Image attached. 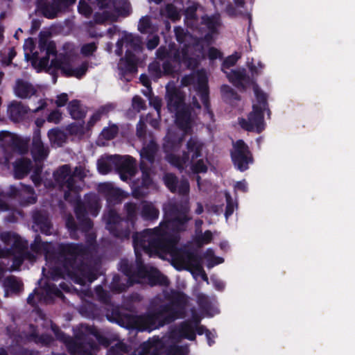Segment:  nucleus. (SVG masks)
<instances>
[{
    "label": "nucleus",
    "instance_id": "f257e3e1",
    "mask_svg": "<svg viewBox=\"0 0 355 355\" xmlns=\"http://www.w3.org/2000/svg\"><path fill=\"white\" fill-rule=\"evenodd\" d=\"M164 219L153 230L134 232L132 243L135 252V266L144 264L139 250L152 255H173L178 251L180 234L187 230L191 220L187 204L169 203L164 206Z\"/></svg>",
    "mask_w": 355,
    "mask_h": 355
},
{
    "label": "nucleus",
    "instance_id": "f03ea898",
    "mask_svg": "<svg viewBox=\"0 0 355 355\" xmlns=\"http://www.w3.org/2000/svg\"><path fill=\"white\" fill-rule=\"evenodd\" d=\"M166 303L163 300L155 297L150 302L147 313L139 318L142 330L151 331L159 329L185 317L188 304V297L182 291L171 289L163 293Z\"/></svg>",
    "mask_w": 355,
    "mask_h": 355
},
{
    "label": "nucleus",
    "instance_id": "7ed1b4c3",
    "mask_svg": "<svg viewBox=\"0 0 355 355\" xmlns=\"http://www.w3.org/2000/svg\"><path fill=\"white\" fill-rule=\"evenodd\" d=\"M58 254L64 258L67 276L76 284L84 285L87 269L84 257L89 254L88 248L82 243H62L58 246Z\"/></svg>",
    "mask_w": 355,
    "mask_h": 355
},
{
    "label": "nucleus",
    "instance_id": "20e7f679",
    "mask_svg": "<svg viewBox=\"0 0 355 355\" xmlns=\"http://www.w3.org/2000/svg\"><path fill=\"white\" fill-rule=\"evenodd\" d=\"M126 212L125 218H121L118 212L114 209H110L104 215L105 227L115 238L123 240L128 239L132 231L135 228L137 219V205L135 202H126L124 205Z\"/></svg>",
    "mask_w": 355,
    "mask_h": 355
},
{
    "label": "nucleus",
    "instance_id": "39448f33",
    "mask_svg": "<svg viewBox=\"0 0 355 355\" xmlns=\"http://www.w3.org/2000/svg\"><path fill=\"white\" fill-rule=\"evenodd\" d=\"M73 200L71 203H74V213L80 223L83 231H87L89 228H93L92 220L88 217L91 215L93 217L98 216L101 209V204L98 196L94 193H87L82 200L78 195H73Z\"/></svg>",
    "mask_w": 355,
    "mask_h": 355
},
{
    "label": "nucleus",
    "instance_id": "423d86ee",
    "mask_svg": "<svg viewBox=\"0 0 355 355\" xmlns=\"http://www.w3.org/2000/svg\"><path fill=\"white\" fill-rule=\"evenodd\" d=\"M56 338L64 343L71 355H93L92 351L98 348L96 341L85 333L79 331L71 337L61 331L58 327H52Z\"/></svg>",
    "mask_w": 355,
    "mask_h": 355
},
{
    "label": "nucleus",
    "instance_id": "0eeeda50",
    "mask_svg": "<svg viewBox=\"0 0 355 355\" xmlns=\"http://www.w3.org/2000/svg\"><path fill=\"white\" fill-rule=\"evenodd\" d=\"M55 182L62 189H67L64 193V199L71 202L73 194L79 192V187L76 184V180L71 176V168L69 164L59 166L53 173Z\"/></svg>",
    "mask_w": 355,
    "mask_h": 355
},
{
    "label": "nucleus",
    "instance_id": "6e6552de",
    "mask_svg": "<svg viewBox=\"0 0 355 355\" xmlns=\"http://www.w3.org/2000/svg\"><path fill=\"white\" fill-rule=\"evenodd\" d=\"M230 156L234 167L241 172L247 171L249 165L254 162L252 153L242 139H239L233 144Z\"/></svg>",
    "mask_w": 355,
    "mask_h": 355
},
{
    "label": "nucleus",
    "instance_id": "1a4fd4ad",
    "mask_svg": "<svg viewBox=\"0 0 355 355\" xmlns=\"http://www.w3.org/2000/svg\"><path fill=\"white\" fill-rule=\"evenodd\" d=\"M264 110L261 106L252 105V111L248 116V119L241 118L239 119L241 127L248 132L255 131L261 133L264 130Z\"/></svg>",
    "mask_w": 355,
    "mask_h": 355
},
{
    "label": "nucleus",
    "instance_id": "9d476101",
    "mask_svg": "<svg viewBox=\"0 0 355 355\" xmlns=\"http://www.w3.org/2000/svg\"><path fill=\"white\" fill-rule=\"evenodd\" d=\"M139 169L141 172V181L135 182L132 187V196L140 198L146 196L148 189L153 184V179L150 176V166L146 162H140Z\"/></svg>",
    "mask_w": 355,
    "mask_h": 355
},
{
    "label": "nucleus",
    "instance_id": "9b49d317",
    "mask_svg": "<svg viewBox=\"0 0 355 355\" xmlns=\"http://www.w3.org/2000/svg\"><path fill=\"white\" fill-rule=\"evenodd\" d=\"M66 227L69 232L71 238L73 239H78L79 232L85 234L86 245H84L88 248L89 252L90 251V248L96 247V234L92 231V228L83 231L80 223H77L71 215L68 216L66 219Z\"/></svg>",
    "mask_w": 355,
    "mask_h": 355
},
{
    "label": "nucleus",
    "instance_id": "f8f14e48",
    "mask_svg": "<svg viewBox=\"0 0 355 355\" xmlns=\"http://www.w3.org/2000/svg\"><path fill=\"white\" fill-rule=\"evenodd\" d=\"M110 160L116 168V171L127 173L134 176L137 173V161L130 155H114L109 156Z\"/></svg>",
    "mask_w": 355,
    "mask_h": 355
},
{
    "label": "nucleus",
    "instance_id": "ddd939ff",
    "mask_svg": "<svg viewBox=\"0 0 355 355\" xmlns=\"http://www.w3.org/2000/svg\"><path fill=\"white\" fill-rule=\"evenodd\" d=\"M184 99V94L178 88L175 87H166V100L167 107L171 112L185 106Z\"/></svg>",
    "mask_w": 355,
    "mask_h": 355
},
{
    "label": "nucleus",
    "instance_id": "4468645a",
    "mask_svg": "<svg viewBox=\"0 0 355 355\" xmlns=\"http://www.w3.org/2000/svg\"><path fill=\"white\" fill-rule=\"evenodd\" d=\"M138 58L130 50H127L124 57L121 58L118 64V69L123 76L136 73L138 71Z\"/></svg>",
    "mask_w": 355,
    "mask_h": 355
},
{
    "label": "nucleus",
    "instance_id": "2eb2a0df",
    "mask_svg": "<svg viewBox=\"0 0 355 355\" xmlns=\"http://www.w3.org/2000/svg\"><path fill=\"white\" fill-rule=\"evenodd\" d=\"M98 192L103 194L108 203H121L124 197L123 191L114 187L112 183H101L98 188Z\"/></svg>",
    "mask_w": 355,
    "mask_h": 355
},
{
    "label": "nucleus",
    "instance_id": "dca6fc26",
    "mask_svg": "<svg viewBox=\"0 0 355 355\" xmlns=\"http://www.w3.org/2000/svg\"><path fill=\"white\" fill-rule=\"evenodd\" d=\"M162 349L161 339L159 337H153L141 343L139 349L132 355H160Z\"/></svg>",
    "mask_w": 355,
    "mask_h": 355
},
{
    "label": "nucleus",
    "instance_id": "f3484780",
    "mask_svg": "<svg viewBox=\"0 0 355 355\" xmlns=\"http://www.w3.org/2000/svg\"><path fill=\"white\" fill-rule=\"evenodd\" d=\"M227 74L229 81L239 89H245V85L250 83V78L247 75L244 68L232 69L230 72L224 71Z\"/></svg>",
    "mask_w": 355,
    "mask_h": 355
},
{
    "label": "nucleus",
    "instance_id": "a211bd4d",
    "mask_svg": "<svg viewBox=\"0 0 355 355\" xmlns=\"http://www.w3.org/2000/svg\"><path fill=\"white\" fill-rule=\"evenodd\" d=\"M195 325L193 320H187L181 323L173 331V334L178 336L193 341L196 340Z\"/></svg>",
    "mask_w": 355,
    "mask_h": 355
},
{
    "label": "nucleus",
    "instance_id": "6ab92c4d",
    "mask_svg": "<svg viewBox=\"0 0 355 355\" xmlns=\"http://www.w3.org/2000/svg\"><path fill=\"white\" fill-rule=\"evenodd\" d=\"M33 167L30 159L21 157L15 160L13 163V175L15 179L21 180L26 177Z\"/></svg>",
    "mask_w": 355,
    "mask_h": 355
},
{
    "label": "nucleus",
    "instance_id": "aec40b11",
    "mask_svg": "<svg viewBox=\"0 0 355 355\" xmlns=\"http://www.w3.org/2000/svg\"><path fill=\"white\" fill-rule=\"evenodd\" d=\"M159 150V146L154 139L150 140V141L143 146L140 150V162L146 161L148 163L149 166L154 164L155 160V156Z\"/></svg>",
    "mask_w": 355,
    "mask_h": 355
},
{
    "label": "nucleus",
    "instance_id": "412c9836",
    "mask_svg": "<svg viewBox=\"0 0 355 355\" xmlns=\"http://www.w3.org/2000/svg\"><path fill=\"white\" fill-rule=\"evenodd\" d=\"M174 112L176 116L175 122L180 129L187 130L191 128V111L189 106H183Z\"/></svg>",
    "mask_w": 355,
    "mask_h": 355
},
{
    "label": "nucleus",
    "instance_id": "4be33fe9",
    "mask_svg": "<svg viewBox=\"0 0 355 355\" xmlns=\"http://www.w3.org/2000/svg\"><path fill=\"white\" fill-rule=\"evenodd\" d=\"M157 57L160 60L170 59L175 64L180 61V49L174 42L168 44V49L165 46H160L156 52Z\"/></svg>",
    "mask_w": 355,
    "mask_h": 355
},
{
    "label": "nucleus",
    "instance_id": "5701e85b",
    "mask_svg": "<svg viewBox=\"0 0 355 355\" xmlns=\"http://www.w3.org/2000/svg\"><path fill=\"white\" fill-rule=\"evenodd\" d=\"M14 92L20 98H29L36 93V89L30 83L22 79H17L14 87Z\"/></svg>",
    "mask_w": 355,
    "mask_h": 355
},
{
    "label": "nucleus",
    "instance_id": "b1692460",
    "mask_svg": "<svg viewBox=\"0 0 355 355\" xmlns=\"http://www.w3.org/2000/svg\"><path fill=\"white\" fill-rule=\"evenodd\" d=\"M55 5L54 0H51V1L38 0L37 2L39 11L44 17L49 19L57 17L58 14L61 12L58 7Z\"/></svg>",
    "mask_w": 355,
    "mask_h": 355
},
{
    "label": "nucleus",
    "instance_id": "393cba45",
    "mask_svg": "<svg viewBox=\"0 0 355 355\" xmlns=\"http://www.w3.org/2000/svg\"><path fill=\"white\" fill-rule=\"evenodd\" d=\"M29 108L21 102L13 101L8 107V112L10 119L13 121H19L24 119Z\"/></svg>",
    "mask_w": 355,
    "mask_h": 355
},
{
    "label": "nucleus",
    "instance_id": "a878e982",
    "mask_svg": "<svg viewBox=\"0 0 355 355\" xmlns=\"http://www.w3.org/2000/svg\"><path fill=\"white\" fill-rule=\"evenodd\" d=\"M34 223L39 227L42 234L51 235L52 223L49 218L40 211L35 212L33 216Z\"/></svg>",
    "mask_w": 355,
    "mask_h": 355
},
{
    "label": "nucleus",
    "instance_id": "bb28decb",
    "mask_svg": "<svg viewBox=\"0 0 355 355\" xmlns=\"http://www.w3.org/2000/svg\"><path fill=\"white\" fill-rule=\"evenodd\" d=\"M198 92L204 105L205 112L209 115L211 119H213L214 114L211 109L209 87L206 81L199 83Z\"/></svg>",
    "mask_w": 355,
    "mask_h": 355
},
{
    "label": "nucleus",
    "instance_id": "cd10ccee",
    "mask_svg": "<svg viewBox=\"0 0 355 355\" xmlns=\"http://www.w3.org/2000/svg\"><path fill=\"white\" fill-rule=\"evenodd\" d=\"M31 153L35 162H41L48 157L49 150L44 146L42 141H32Z\"/></svg>",
    "mask_w": 355,
    "mask_h": 355
},
{
    "label": "nucleus",
    "instance_id": "c85d7f7f",
    "mask_svg": "<svg viewBox=\"0 0 355 355\" xmlns=\"http://www.w3.org/2000/svg\"><path fill=\"white\" fill-rule=\"evenodd\" d=\"M175 64L178 65L183 64L188 69H195L198 67L199 62L196 58L189 55L188 46L184 45L180 50V61L175 62Z\"/></svg>",
    "mask_w": 355,
    "mask_h": 355
},
{
    "label": "nucleus",
    "instance_id": "c756f323",
    "mask_svg": "<svg viewBox=\"0 0 355 355\" xmlns=\"http://www.w3.org/2000/svg\"><path fill=\"white\" fill-rule=\"evenodd\" d=\"M69 113L74 120L84 121L87 110L82 107L80 101L77 99L72 100L68 104Z\"/></svg>",
    "mask_w": 355,
    "mask_h": 355
},
{
    "label": "nucleus",
    "instance_id": "7c9ffc66",
    "mask_svg": "<svg viewBox=\"0 0 355 355\" xmlns=\"http://www.w3.org/2000/svg\"><path fill=\"white\" fill-rule=\"evenodd\" d=\"M159 209L150 202H144L141 210V216L144 220L153 221L159 218Z\"/></svg>",
    "mask_w": 355,
    "mask_h": 355
},
{
    "label": "nucleus",
    "instance_id": "2f4dec72",
    "mask_svg": "<svg viewBox=\"0 0 355 355\" xmlns=\"http://www.w3.org/2000/svg\"><path fill=\"white\" fill-rule=\"evenodd\" d=\"M204 144L196 137H191L187 142L188 154L191 153V160L202 157V150Z\"/></svg>",
    "mask_w": 355,
    "mask_h": 355
},
{
    "label": "nucleus",
    "instance_id": "473e14b6",
    "mask_svg": "<svg viewBox=\"0 0 355 355\" xmlns=\"http://www.w3.org/2000/svg\"><path fill=\"white\" fill-rule=\"evenodd\" d=\"M89 63L87 61L82 62V64L76 68H73L71 63L69 62L67 69H64V77H75L78 79H81L85 76L88 71Z\"/></svg>",
    "mask_w": 355,
    "mask_h": 355
},
{
    "label": "nucleus",
    "instance_id": "72a5a7b5",
    "mask_svg": "<svg viewBox=\"0 0 355 355\" xmlns=\"http://www.w3.org/2000/svg\"><path fill=\"white\" fill-rule=\"evenodd\" d=\"M165 158L171 166H175L180 170H182L184 164H186L189 160V155L187 152H183L181 157L173 153H169L166 154Z\"/></svg>",
    "mask_w": 355,
    "mask_h": 355
},
{
    "label": "nucleus",
    "instance_id": "f704fd0d",
    "mask_svg": "<svg viewBox=\"0 0 355 355\" xmlns=\"http://www.w3.org/2000/svg\"><path fill=\"white\" fill-rule=\"evenodd\" d=\"M3 286L7 291L19 294L23 290V283L14 275L7 277L3 282Z\"/></svg>",
    "mask_w": 355,
    "mask_h": 355
},
{
    "label": "nucleus",
    "instance_id": "c9c22d12",
    "mask_svg": "<svg viewBox=\"0 0 355 355\" xmlns=\"http://www.w3.org/2000/svg\"><path fill=\"white\" fill-rule=\"evenodd\" d=\"M119 266V270L128 277L126 282L130 283V285H132L133 283L135 264L130 263L126 259H122L120 261Z\"/></svg>",
    "mask_w": 355,
    "mask_h": 355
},
{
    "label": "nucleus",
    "instance_id": "e433bc0d",
    "mask_svg": "<svg viewBox=\"0 0 355 355\" xmlns=\"http://www.w3.org/2000/svg\"><path fill=\"white\" fill-rule=\"evenodd\" d=\"M94 23L96 24H103L108 20L112 21H116V16L109 11H103V12H96L93 17ZM89 24H93V21H89Z\"/></svg>",
    "mask_w": 355,
    "mask_h": 355
},
{
    "label": "nucleus",
    "instance_id": "4c0bfd02",
    "mask_svg": "<svg viewBox=\"0 0 355 355\" xmlns=\"http://www.w3.org/2000/svg\"><path fill=\"white\" fill-rule=\"evenodd\" d=\"M148 278L150 284L153 286H168L169 284L168 278L157 270H156L154 272H150Z\"/></svg>",
    "mask_w": 355,
    "mask_h": 355
},
{
    "label": "nucleus",
    "instance_id": "58836bf2",
    "mask_svg": "<svg viewBox=\"0 0 355 355\" xmlns=\"http://www.w3.org/2000/svg\"><path fill=\"white\" fill-rule=\"evenodd\" d=\"M10 144L14 150L17 151L20 154H25L28 151L27 143L17 136H12Z\"/></svg>",
    "mask_w": 355,
    "mask_h": 355
},
{
    "label": "nucleus",
    "instance_id": "ea45409f",
    "mask_svg": "<svg viewBox=\"0 0 355 355\" xmlns=\"http://www.w3.org/2000/svg\"><path fill=\"white\" fill-rule=\"evenodd\" d=\"M220 92L225 101H228L230 103L241 100V96L238 93L227 85H223L220 87Z\"/></svg>",
    "mask_w": 355,
    "mask_h": 355
},
{
    "label": "nucleus",
    "instance_id": "a19ab883",
    "mask_svg": "<svg viewBox=\"0 0 355 355\" xmlns=\"http://www.w3.org/2000/svg\"><path fill=\"white\" fill-rule=\"evenodd\" d=\"M85 121L71 123L67 127V130L71 135L83 136L85 134Z\"/></svg>",
    "mask_w": 355,
    "mask_h": 355
},
{
    "label": "nucleus",
    "instance_id": "79ce46f5",
    "mask_svg": "<svg viewBox=\"0 0 355 355\" xmlns=\"http://www.w3.org/2000/svg\"><path fill=\"white\" fill-rule=\"evenodd\" d=\"M123 41L134 51L141 49V40L139 36H135L131 33L126 34L123 38Z\"/></svg>",
    "mask_w": 355,
    "mask_h": 355
},
{
    "label": "nucleus",
    "instance_id": "37998d69",
    "mask_svg": "<svg viewBox=\"0 0 355 355\" xmlns=\"http://www.w3.org/2000/svg\"><path fill=\"white\" fill-rule=\"evenodd\" d=\"M130 350L129 345L123 342H119L110 348L108 355H128Z\"/></svg>",
    "mask_w": 355,
    "mask_h": 355
},
{
    "label": "nucleus",
    "instance_id": "c03bdc74",
    "mask_svg": "<svg viewBox=\"0 0 355 355\" xmlns=\"http://www.w3.org/2000/svg\"><path fill=\"white\" fill-rule=\"evenodd\" d=\"M187 263L196 270H202L201 266V257L196 252H188L186 254Z\"/></svg>",
    "mask_w": 355,
    "mask_h": 355
},
{
    "label": "nucleus",
    "instance_id": "a18cd8bd",
    "mask_svg": "<svg viewBox=\"0 0 355 355\" xmlns=\"http://www.w3.org/2000/svg\"><path fill=\"white\" fill-rule=\"evenodd\" d=\"M175 36L177 42L180 44L188 46L189 49V44L187 42V39L191 37L188 31H185L181 26H175L174 28Z\"/></svg>",
    "mask_w": 355,
    "mask_h": 355
},
{
    "label": "nucleus",
    "instance_id": "49530a36",
    "mask_svg": "<svg viewBox=\"0 0 355 355\" xmlns=\"http://www.w3.org/2000/svg\"><path fill=\"white\" fill-rule=\"evenodd\" d=\"M254 92L258 103L257 105L261 106L263 110L268 109V104L266 94L264 93L257 85L254 86Z\"/></svg>",
    "mask_w": 355,
    "mask_h": 355
},
{
    "label": "nucleus",
    "instance_id": "de8ad7c7",
    "mask_svg": "<svg viewBox=\"0 0 355 355\" xmlns=\"http://www.w3.org/2000/svg\"><path fill=\"white\" fill-rule=\"evenodd\" d=\"M59 259L62 262V267H54L51 269L50 275L53 280H56L59 278L64 277L67 275V270L64 266V258L58 254Z\"/></svg>",
    "mask_w": 355,
    "mask_h": 355
},
{
    "label": "nucleus",
    "instance_id": "09e8293b",
    "mask_svg": "<svg viewBox=\"0 0 355 355\" xmlns=\"http://www.w3.org/2000/svg\"><path fill=\"white\" fill-rule=\"evenodd\" d=\"M164 181L166 187L171 193H176L178 189V179L173 173H167L164 177Z\"/></svg>",
    "mask_w": 355,
    "mask_h": 355
},
{
    "label": "nucleus",
    "instance_id": "8fccbe9b",
    "mask_svg": "<svg viewBox=\"0 0 355 355\" xmlns=\"http://www.w3.org/2000/svg\"><path fill=\"white\" fill-rule=\"evenodd\" d=\"M130 286V283L127 282L125 283H121V277L119 275H115L113 278L112 281L110 284V288L112 291L116 292V293H122L126 290V288Z\"/></svg>",
    "mask_w": 355,
    "mask_h": 355
},
{
    "label": "nucleus",
    "instance_id": "3c124183",
    "mask_svg": "<svg viewBox=\"0 0 355 355\" xmlns=\"http://www.w3.org/2000/svg\"><path fill=\"white\" fill-rule=\"evenodd\" d=\"M69 61L66 58H53L51 61V67L55 70H60L63 76L65 75L64 69H67Z\"/></svg>",
    "mask_w": 355,
    "mask_h": 355
},
{
    "label": "nucleus",
    "instance_id": "603ef678",
    "mask_svg": "<svg viewBox=\"0 0 355 355\" xmlns=\"http://www.w3.org/2000/svg\"><path fill=\"white\" fill-rule=\"evenodd\" d=\"M119 132V128L116 124L105 127L101 131V135L106 140H111L115 138Z\"/></svg>",
    "mask_w": 355,
    "mask_h": 355
},
{
    "label": "nucleus",
    "instance_id": "864d4df0",
    "mask_svg": "<svg viewBox=\"0 0 355 355\" xmlns=\"http://www.w3.org/2000/svg\"><path fill=\"white\" fill-rule=\"evenodd\" d=\"M106 113V110L104 107H101L98 110H96L90 117L88 121L86 129L89 130L98 121H99L102 116Z\"/></svg>",
    "mask_w": 355,
    "mask_h": 355
},
{
    "label": "nucleus",
    "instance_id": "5fc2aeb1",
    "mask_svg": "<svg viewBox=\"0 0 355 355\" xmlns=\"http://www.w3.org/2000/svg\"><path fill=\"white\" fill-rule=\"evenodd\" d=\"M213 234L210 230H206L203 234L196 236L194 241L197 246L201 247L211 242Z\"/></svg>",
    "mask_w": 355,
    "mask_h": 355
},
{
    "label": "nucleus",
    "instance_id": "6e6d98bb",
    "mask_svg": "<svg viewBox=\"0 0 355 355\" xmlns=\"http://www.w3.org/2000/svg\"><path fill=\"white\" fill-rule=\"evenodd\" d=\"M112 162L109 159V156L106 159H98L97 162L98 171L101 174L106 175L112 171Z\"/></svg>",
    "mask_w": 355,
    "mask_h": 355
},
{
    "label": "nucleus",
    "instance_id": "4d7b16f0",
    "mask_svg": "<svg viewBox=\"0 0 355 355\" xmlns=\"http://www.w3.org/2000/svg\"><path fill=\"white\" fill-rule=\"evenodd\" d=\"M28 247V242L26 241L23 240L19 234H17L16 238L14 239L11 250L12 252L20 253L24 249Z\"/></svg>",
    "mask_w": 355,
    "mask_h": 355
},
{
    "label": "nucleus",
    "instance_id": "13d9d810",
    "mask_svg": "<svg viewBox=\"0 0 355 355\" xmlns=\"http://www.w3.org/2000/svg\"><path fill=\"white\" fill-rule=\"evenodd\" d=\"M240 58L241 55L237 52H234L233 54L225 58L222 63V70L224 71L225 69H228L230 67L234 66Z\"/></svg>",
    "mask_w": 355,
    "mask_h": 355
},
{
    "label": "nucleus",
    "instance_id": "bf43d9fd",
    "mask_svg": "<svg viewBox=\"0 0 355 355\" xmlns=\"http://www.w3.org/2000/svg\"><path fill=\"white\" fill-rule=\"evenodd\" d=\"M148 71L154 80H158L163 76L160 64L157 62H153L148 65Z\"/></svg>",
    "mask_w": 355,
    "mask_h": 355
},
{
    "label": "nucleus",
    "instance_id": "052dcab7",
    "mask_svg": "<svg viewBox=\"0 0 355 355\" xmlns=\"http://www.w3.org/2000/svg\"><path fill=\"white\" fill-rule=\"evenodd\" d=\"M225 196L226 199L225 216L227 219L230 216H231L233 214L234 211V207H237V204L233 202L232 198L228 192H226Z\"/></svg>",
    "mask_w": 355,
    "mask_h": 355
},
{
    "label": "nucleus",
    "instance_id": "680f3d73",
    "mask_svg": "<svg viewBox=\"0 0 355 355\" xmlns=\"http://www.w3.org/2000/svg\"><path fill=\"white\" fill-rule=\"evenodd\" d=\"M202 23L208 28L211 33H215L218 24V18L214 16L202 17Z\"/></svg>",
    "mask_w": 355,
    "mask_h": 355
},
{
    "label": "nucleus",
    "instance_id": "e2e57ef3",
    "mask_svg": "<svg viewBox=\"0 0 355 355\" xmlns=\"http://www.w3.org/2000/svg\"><path fill=\"white\" fill-rule=\"evenodd\" d=\"M10 352L13 355H40L38 351L28 349L20 345H18L17 347H13Z\"/></svg>",
    "mask_w": 355,
    "mask_h": 355
},
{
    "label": "nucleus",
    "instance_id": "0e129e2a",
    "mask_svg": "<svg viewBox=\"0 0 355 355\" xmlns=\"http://www.w3.org/2000/svg\"><path fill=\"white\" fill-rule=\"evenodd\" d=\"M191 170L194 173H205L207 171L208 167L205 161L200 159L192 164Z\"/></svg>",
    "mask_w": 355,
    "mask_h": 355
},
{
    "label": "nucleus",
    "instance_id": "69168bd1",
    "mask_svg": "<svg viewBox=\"0 0 355 355\" xmlns=\"http://www.w3.org/2000/svg\"><path fill=\"white\" fill-rule=\"evenodd\" d=\"M151 27L150 19L148 16L142 17L139 19L138 30L141 33H146Z\"/></svg>",
    "mask_w": 355,
    "mask_h": 355
},
{
    "label": "nucleus",
    "instance_id": "338daca9",
    "mask_svg": "<svg viewBox=\"0 0 355 355\" xmlns=\"http://www.w3.org/2000/svg\"><path fill=\"white\" fill-rule=\"evenodd\" d=\"M97 49V45L95 42L85 44L80 49V53L86 57L91 56Z\"/></svg>",
    "mask_w": 355,
    "mask_h": 355
},
{
    "label": "nucleus",
    "instance_id": "774afa93",
    "mask_svg": "<svg viewBox=\"0 0 355 355\" xmlns=\"http://www.w3.org/2000/svg\"><path fill=\"white\" fill-rule=\"evenodd\" d=\"M78 10L79 13L83 15L86 17H90L93 11L91 6L84 0H80L79 1Z\"/></svg>",
    "mask_w": 355,
    "mask_h": 355
}]
</instances>
